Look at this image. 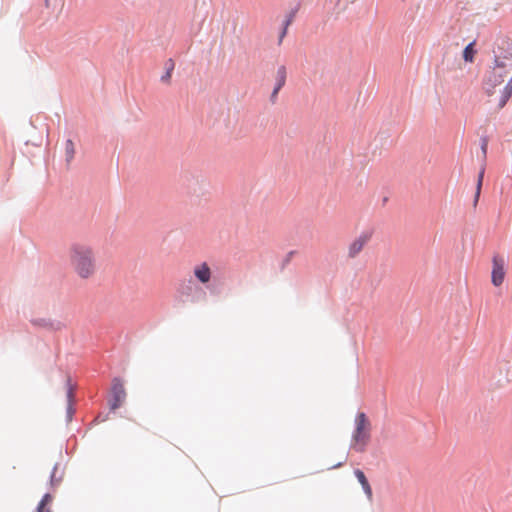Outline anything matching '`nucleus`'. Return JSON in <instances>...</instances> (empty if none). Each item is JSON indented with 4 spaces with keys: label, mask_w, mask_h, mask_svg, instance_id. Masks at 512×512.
I'll use <instances>...</instances> for the list:
<instances>
[{
    "label": "nucleus",
    "mask_w": 512,
    "mask_h": 512,
    "mask_svg": "<svg viewBox=\"0 0 512 512\" xmlns=\"http://www.w3.org/2000/svg\"><path fill=\"white\" fill-rule=\"evenodd\" d=\"M373 230H363L348 246L347 255L349 258H356L365 248V246L371 241L373 237Z\"/></svg>",
    "instance_id": "obj_5"
},
{
    "label": "nucleus",
    "mask_w": 512,
    "mask_h": 512,
    "mask_svg": "<svg viewBox=\"0 0 512 512\" xmlns=\"http://www.w3.org/2000/svg\"><path fill=\"white\" fill-rule=\"evenodd\" d=\"M474 45H475V42H471L469 43L465 48H464V51H463V59L466 61V62H473L474 61V57H475V54H476V50L474 49Z\"/></svg>",
    "instance_id": "obj_10"
},
{
    "label": "nucleus",
    "mask_w": 512,
    "mask_h": 512,
    "mask_svg": "<svg viewBox=\"0 0 512 512\" xmlns=\"http://www.w3.org/2000/svg\"><path fill=\"white\" fill-rule=\"evenodd\" d=\"M502 44L501 49L505 51L495 54L494 65L487 72L483 81V89L491 98L496 94V88L508 78L507 83L499 90V95L494 99L498 111L505 107L512 96V51L509 50L511 44L509 41H503Z\"/></svg>",
    "instance_id": "obj_1"
},
{
    "label": "nucleus",
    "mask_w": 512,
    "mask_h": 512,
    "mask_svg": "<svg viewBox=\"0 0 512 512\" xmlns=\"http://www.w3.org/2000/svg\"><path fill=\"white\" fill-rule=\"evenodd\" d=\"M51 501H52V496L50 494H45L43 496V498L41 499L40 503L38 504V506L47 507Z\"/></svg>",
    "instance_id": "obj_15"
},
{
    "label": "nucleus",
    "mask_w": 512,
    "mask_h": 512,
    "mask_svg": "<svg viewBox=\"0 0 512 512\" xmlns=\"http://www.w3.org/2000/svg\"><path fill=\"white\" fill-rule=\"evenodd\" d=\"M274 78H275V85H274V89L271 93V101L273 103L276 101L279 91L282 89V87L286 83L287 70L284 65H280L277 68Z\"/></svg>",
    "instance_id": "obj_8"
},
{
    "label": "nucleus",
    "mask_w": 512,
    "mask_h": 512,
    "mask_svg": "<svg viewBox=\"0 0 512 512\" xmlns=\"http://www.w3.org/2000/svg\"><path fill=\"white\" fill-rule=\"evenodd\" d=\"M66 397L68 402V409L70 410L74 398V386L69 377L66 380Z\"/></svg>",
    "instance_id": "obj_12"
},
{
    "label": "nucleus",
    "mask_w": 512,
    "mask_h": 512,
    "mask_svg": "<svg viewBox=\"0 0 512 512\" xmlns=\"http://www.w3.org/2000/svg\"><path fill=\"white\" fill-rule=\"evenodd\" d=\"M354 474H355L356 478L358 479V481L360 482V484H361L364 492L368 496V498H371L372 497V489H371V486H370L365 474L363 473V471H361L360 469H357L354 471Z\"/></svg>",
    "instance_id": "obj_9"
},
{
    "label": "nucleus",
    "mask_w": 512,
    "mask_h": 512,
    "mask_svg": "<svg viewBox=\"0 0 512 512\" xmlns=\"http://www.w3.org/2000/svg\"><path fill=\"white\" fill-rule=\"evenodd\" d=\"M507 262L501 255L492 258L491 283L494 287H500L505 280Z\"/></svg>",
    "instance_id": "obj_4"
},
{
    "label": "nucleus",
    "mask_w": 512,
    "mask_h": 512,
    "mask_svg": "<svg viewBox=\"0 0 512 512\" xmlns=\"http://www.w3.org/2000/svg\"><path fill=\"white\" fill-rule=\"evenodd\" d=\"M371 438V423L364 412L355 417V429L352 434L351 448L363 452Z\"/></svg>",
    "instance_id": "obj_3"
},
{
    "label": "nucleus",
    "mask_w": 512,
    "mask_h": 512,
    "mask_svg": "<svg viewBox=\"0 0 512 512\" xmlns=\"http://www.w3.org/2000/svg\"><path fill=\"white\" fill-rule=\"evenodd\" d=\"M75 156V146L72 140L68 139L65 142V157L67 163H70Z\"/></svg>",
    "instance_id": "obj_11"
},
{
    "label": "nucleus",
    "mask_w": 512,
    "mask_h": 512,
    "mask_svg": "<svg viewBox=\"0 0 512 512\" xmlns=\"http://www.w3.org/2000/svg\"><path fill=\"white\" fill-rule=\"evenodd\" d=\"M112 400L110 406L112 410L119 408L125 400L126 391L120 379L115 378L112 382Z\"/></svg>",
    "instance_id": "obj_6"
},
{
    "label": "nucleus",
    "mask_w": 512,
    "mask_h": 512,
    "mask_svg": "<svg viewBox=\"0 0 512 512\" xmlns=\"http://www.w3.org/2000/svg\"><path fill=\"white\" fill-rule=\"evenodd\" d=\"M169 63H170V67L167 69V72L164 76H162V81L164 82H169L170 80V77H171V71L173 70L174 68V63L172 60H169Z\"/></svg>",
    "instance_id": "obj_14"
},
{
    "label": "nucleus",
    "mask_w": 512,
    "mask_h": 512,
    "mask_svg": "<svg viewBox=\"0 0 512 512\" xmlns=\"http://www.w3.org/2000/svg\"><path fill=\"white\" fill-rule=\"evenodd\" d=\"M37 512H51V510L48 508V507H45V506H38L37 507Z\"/></svg>",
    "instance_id": "obj_16"
},
{
    "label": "nucleus",
    "mask_w": 512,
    "mask_h": 512,
    "mask_svg": "<svg viewBox=\"0 0 512 512\" xmlns=\"http://www.w3.org/2000/svg\"><path fill=\"white\" fill-rule=\"evenodd\" d=\"M482 149L485 152L486 151V145H483Z\"/></svg>",
    "instance_id": "obj_18"
},
{
    "label": "nucleus",
    "mask_w": 512,
    "mask_h": 512,
    "mask_svg": "<svg viewBox=\"0 0 512 512\" xmlns=\"http://www.w3.org/2000/svg\"><path fill=\"white\" fill-rule=\"evenodd\" d=\"M193 274L196 280L207 285L212 278V270L207 262H201L193 267Z\"/></svg>",
    "instance_id": "obj_7"
},
{
    "label": "nucleus",
    "mask_w": 512,
    "mask_h": 512,
    "mask_svg": "<svg viewBox=\"0 0 512 512\" xmlns=\"http://www.w3.org/2000/svg\"><path fill=\"white\" fill-rule=\"evenodd\" d=\"M69 266L80 279H90L97 270L94 248L86 243L76 242L69 246L67 252Z\"/></svg>",
    "instance_id": "obj_2"
},
{
    "label": "nucleus",
    "mask_w": 512,
    "mask_h": 512,
    "mask_svg": "<svg viewBox=\"0 0 512 512\" xmlns=\"http://www.w3.org/2000/svg\"><path fill=\"white\" fill-rule=\"evenodd\" d=\"M56 469H57V466H55V467H54L53 472H52V474H51V482H52V483H54V477H55Z\"/></svg>",
    "instance_id": "obj_17"
},
{
    "label": "nucleus",
    "mask_w": 512,
    "mask_h": 512,
    "mask_svg": "<svg viewBox=\"0 0 512 512\" xmlns=\"http://www.w3.org/2000/svg\"><path fill=\"white\" fill-rule=\"evenodd\" d=\"M483 178H484V169H482L478 175L477 185H476V193H475V199H474L475 204L478 202V199L480 197Z\"/></svg>",
    "instance_id": "obj_13"
}]
</instances>
